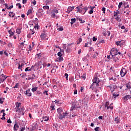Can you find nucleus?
<instances>
[{"label":"nucleus","instance_id":"f257e3e1","mask_svg":"<svg viewBox=\"0 0 131 131\" xmlns=\"http://www.w3.org/2000/svg\"><path fill=\"white\" fill-rule=\"evenodd\" d=\"M57 112L59 115L58 118L62 120L63 118H65L66 116L68 115V113L66 112V113L63 112V108L62 107H59L57 108Z\"/></svg>","mask_w":131,"mask_h":131},{"label":"nucleus","instance_id":"f03ea898","mask_svg":"<svg viewBox=\"0 0 131 131\" xmlns=\"http://www.w3.org/2000/svg\"><path fill=\"white\" fill-rule=\"evenodd\" d=\"M76 9H77V13H80L81 14H82L83 13V10H85V12L83 13V15L86 13V11L89 9V8L88 7H85L83 8H80V6H78L76 7Z\"/></svg>","mask_w":131,"mask_h":131},{"label":"nucleus","instance_id":"7ed1b4c3","mask_svg":"<svg viewBox=\"0 0 131 131\" xmlns=\"http://www.w3.org/2000/svg\"><path fill=\"white\" fill-rule=\"evenodd\" d=\"M110 54L111 56H112V55H113L114 56H115L116 55H118V49L116 48L112 49Z\"/></svg>","mask_w":131,"mask_h":131},{"label":"nucleus","instance_id":"20e7f679","mask_svg":"<svg viewBox=\"0 0 131 131\" xmlns=\"http://www.w3.org/2000/svg\"><path fill=\"white\" fill-rule=\"evenodd\" d=\"M113 59L114 62H117V61H119V59H120V56L118 54H116V55H112V57Z\"/></svg>","mask_w":131,"mask_h":131},{"label":"nucleus","instance_id":"39448f33","mask_svg":"<svg viewBox=\"0 0 131 131\" xmlns=\"http://www.w3.org/2000/svg\"><path fill=\"white\" fill-rule=\"evenodd\" d=\"M97 88H99V84L93 83L90 87V90L93 91V90H96Z\"/></svg>","mask_w":131,"mask_h":131},{"label":"nucleus","instance_id":"423d86ee","mask_svg":"<svg viewBox=\"0 0 131 131\" xmlns=\"http://www.w3.org/2000/svg\"><path fill=\"white\" fill-rule=\"evenodd\" d=\"M127 73V71L125 68H123L121 71H120V75L121 77H124V76H125V74Z\"/></svg>","mask_w":131,"mask_h":131},{"label":"nucleus","instance_id":"0eeeda50","mask_svg":"<svg viewBox=\"0 0 131 131\" xmlns=\"http://www.w3.org/2000/svg\"><path fill=\"white\" fill-rule=\"evenodd\" d=\"M36 78V76L34 74V73H33L32 76L28 75V80H33V79H35Z\"/></svg>","mask_w":131,"mask_h":131},{"label":"nucleus","instance_id":"6e6552de","mask_svg":"<svg viewBox=\"0 0 131 131\" xmlns=\"http://www.w3.org/2000/svg\"><path fill=\"white\" fill-rule=\"evenodd\" d=\"M92 81L93 83H96L97 84H99V83H100V79L98 77H95L92 80Z\"/></svg>","mask_w":131,"mask_h":131},{"label":"nucleus","instance_id":"1a4fd4ad","mask_svg":"<svg viewBox=\"0 0 131 131\" xmlns=\"http://www.w3.org/2000/svg\"><path fill=\"white\" fill-rule=\"evenodd\" d=\"M26 96L28 97H31L32 96V93L30 92V89L27 90L26 92H24Z\"/></svg>","mask_w":131,"mask_h":131},{"label":"nucleus","instance_id":"9d476101","mask_svg":"<svg viewBox=\"0 0 131 131\" xmlns=\"http://www.w3.org/2000/svg\"><path fill=\"white\" fill-rule=\"evenodd\" d=\"M1 78H0V80L2 82H4L8 78V77L6 76V75H4L3 74L1 75Z\"/></svg>","mask_w":131,"mask_h":131},{"label":"nucleus","instance_id":"9b49d317","mask_svg":"<svg viewBox=\"0 0 131 131\" xmlns=\"http://www.w3.org/2000/svg\"><path fill=\"white\" fill-rule=\"evenodd\" d=\"M71 45H73V43L68 45V47L66 50V52L67 53H69V52H70V50L71 49Z\"/></svg>","mask_w":131,"mask_h":131},{"label":"nucleus","instance_id":"f8f14e48","mask_svg":"<svg viewBox=\"0 0 131 131\" xmlns=\"http://www.w3.org/2000/svg\"><path fill=\"white\" fill-rule=\"evenodd\" d=\"M64 59L62 56H58L56 59V62H58L59 63L62 62Z\"/></svg>","mask_w":131,"mask_h":131},{"label":"nucleus","instance_id":"ddd939ff","mask_svg":"<svg viewBox=\"0 0 131 131\" xmlns=\"http://www.w3.org/2000/svg\"><path fill=\"white\" fill-rule=\"evenodd\" d=\"M76 107H77L76 104H75L74 102H73L72 104V106L70 109V111H73V110H74V109H75Z\"/></svg>","mask_w":131,"mask_h":131},{"label":"nucleus","instance_id":"4468645a","mask_svg":"<svg viewBox=\"0 0 131 131\" xmlns=\"http://www.w3.org/2000/svg\"><path fill=\"white\" fill-rule=\"evenodd\" d=\"M107 88H110L111 92L114 91V89H115V86L112 84H110L109 86H107Z\"/></svg>","mask_w":131,"mask_h":131},{"label":"nucleus","instance_id":"2eb2a0df","mask_svg":"<svg viewBox=\"0 0 131 131\" xmlns=\"http://www.w3.org/2000/svg\"><path fill=\"white\" fill-rule=\"evenodd\" d=\"M128 99H131V95H126L123 98V100H124L125 101H127Z\"/></svg>","mask_w":131,"mask_h":131},{"label":"nucleus","instance_id":"dca6fc26","mask_svg":"<svg viewBox=\"0 0 131 131\" xmlns=\"http://www.w3.org/2000/svg\"><path fill=\"white\" fill-rule=\"evenodd\" d=\"M14 130H18L19 129V124L15 123L14 125Z\"/></svg>","mask_w":131,"mask_h":131},{"label":"nucleus","instance_id":"f3484780","mask_svg":"<svg viewBox=\"0 0 131 131\" xmlns=\"http://www.w3.org/2000/svg\"><path fill=\"white\" fill-rule=\"evenodd\" d=\"M74 6L71 7V6H69L68 8V9H69V12H72L73 10H74Z\"/></svg>","mask_w":131,"mask_h":131},{"label":"nucleus","instance_id":"a211bd4d","mask_svg":"<svg viewBox=\"0 0 131 131\" xmlns=\"http://www.w3.org/2000/svg\"><path fill=\"white\" fill-rule=\"evenodd\" d=\"M9 16L10 17H12V18H13V17H15V13H14L13 12H10L9 13Z\"/></svg>","mask_w":131,"mask_h":131},{"label":"nucleus","instance_id":"6ab92c4d","mask_svg":"<svg viewBox=\"0 0 131 131\" xmlns=\"http://www.w3.org/2000/svg\"><path fill=\"white\" fill-rule=\"evenodd\" d=\"M46 36H47V35H46V33H41L40 37H41V39H43L46 37Z\"/></svg>","mask_w":131,"mask_h":131},{"label":"nucleus","instance_id":"aec40b11","mask_svg":"<svg viewBox=\"0 0 131 131\" xmlns=\"http://www.w3.org/2000/svg\"><path fill=\"white\" fill-rule=\"evenodd\" d=\"M122 41V40L116 41V45L117 46H121V45H122V43H121Z\"/></svg>","mask_w":131,"mask_h":131},{"label":"nucleus","instance_id":"412c9836","mask_svg":"<svg viewBox=\"0 0 131 131\" xmlns=\"http://www.w3.org/2000/svg\"><path fill=\"white\" fill-rule=\"evenodd\" d=\"M71 25H73V23H75V22L76 21V19H75V18H72L71 19Z\"/></svg>","mask_w":131,"mask_h":131},{"label":"nucleus","instance_id":"4be33fe9","mask_svg":"<svg viewBox=\"0 0 131 131\" xmlns=\"http://www.w3.org/2000/svg\"><path fill=\"white\" fill-rule=\"evenodd\" d=\"M21 103H19V102H17L15 104V106H16V107L17 108V109L19 108V107H20V106H21Z\"/></svg>","mask_w":131,"mask_h":131},{"label":"nucleus","instance_id":"5701e85b","mask_svg":"<svg viewBox=\"0 0 131 131\" xmlns=\"http://www.w3.org/2000/svg\"><path fill=\"white\" fill-rule=\"evenodd\" d=\"M9 34H10V36H13V35H14V33L12 31V30H10L8 31Z\"/></svg>","mask_w":131,"mask_h":131},{"label":"nucleus","instance_id":"b1692460","mask_svg":"<svg viewBox=\"0 0 131 131\" xmlns=\"http://www.w3.org/2000/svg\"><path fill=\"white\" fill-rule=\"evenodd\" d=\"M31 13H32V9H29L27 13V16H28V15H29V14H31Z\"/></svg>","mask_w":131,"mask_h":131},{"label":"nucleus","instance_id":"393cba45","mask_svg":"<svg viewBox=\"0 0 131 131\" xmlns=\"http://www.w3.org/2000/svg\"><path fill=\"white\" fill-rule=\"evenodd\" d=\"M42 118L43 119L44 121H48V120H49V118L47 116H43Z\"/></svg>","mask_w":131,"mask_h":131},{"label":"nucleus","instance_id":"a878e982","mask_svg":"<svg viewBox=\"0 0 131 131\" xmlns=\"http://www.w3.org/2000/svg\"><path fill=\"white\" fill-rule=\"evenodd\" d=\"M23 112V108H18L16 111V112Z\"/></svg>","mask_w":131,"mask_h":131},{"label":"nucleus","instance_id":"bb28decb","mask_svg":"<svg viewBox=\"0 0 131 131\" xmlns=\"http://www.w3.org/2000/svg\"><path fill=\"white\" fill-rule=\"evenodd\" d=\"M37 87H34L32 89V92H33V93H34L35 92H36V91H37Z\"/></svg>","mask_w":131,"mask_h":131},{"label":"nucleus","instance_id":"cd10ccee","mask_svg":"<svg viewBox=\"0 0 131 131\" xmlns=\"http://www.w3.org/2000/svg\"><path fill=\"white\" fill-rule=\"evenodd\" d=\"M119 14V11L118 10H117L116 12H114V16L115 17H116V16H118V14Z\"/></svg>","mask_w":131,"mask_h":131},{"label":"nucleus","instance_id":"c85d7f7f","mask_svg":"<svg viewBox=\"0 0 131 131\" xmlns=\"http://www.w3.org/2000/svg\"><path fill=\"white\" fill-rule=\"evenodd\" d=\"M117 21H118V22H121V19H120V17L119 16H117L115 18Z\"/></svg>","mask_w":131,"mask_h":131},{"label":"nucleus","instance_id":"c756f323","mask_svg":"<svg viewBox=\"0 0 131 131\" xmlns=\"http://www.w3.org/2000/svg\"><path fill=\"white\" fill-rule=\"evenodd\" d=\"M40 57H41V53H39L38 54H36L35 56V57L38 58V59H39V58H40Z\"/></svg>","mask_w":131,"mask_h":131},{"label":"nucleus","instance_id":"7c9ffc66","mask_svg":"<svg viewBox=\"0 0 131 131\" xmlns=\"http://www.w3.org/2000/svg\"><path fill=\"white\" fill-rule=\"evenodd\" d=\"M107 109H111V110H113V106H111V104H110L108 106H106Z\"/></svg>","mask_w":131,"mask_h":131},{"label":"nucleus","instance_id":"2f4dec72","mask_svg":"<svg viewBox=\"0 0 131 131\" xmlns=\"http://www.w3.org/2000/svg\"><path fill=\"white\" fill-rule=\"evenodd\" d=\"M43 10H49L50 9V7H49V6H43Z\"/></svg>","mask_w":131,"mask_h":131},{"label":"nucleus","instance_id":"473e14b6","mask_svg":"<svg viewBox=\"0 0 131 131\" xmlns=\"http://www.w3.org/2000/svg\"><path fill=\"white\" fill-rule=\"evenodd\" d=\"M16 33H17V34H20V33H21V29H16Z\"/></svg>","mask_w":131,"mask_h":131},{"label":"nucleus","instance_id":"72a5a7b5","mask_svg":"<svg viewBox=\"0 0 131 131\" xmlns=\"http://www.w3.org/2000/svg\"><path fill=\"white\" fill-rule=\"evenodd\" d=\"M115 121H116V123H119V119H118V117L115 118Z\"/></svg>","mask_w":131,"mask_h":131},{"label":"nucleus","instance_id":"f704fd0d","mask_svg":"<svg viewBox=\"0 0 131 131\" xmlns=\"http://www.w3.org/2000/svg\"><path fill=\"white\" fill-rule=\"evenodd\" d=\"M25 71H26V72L31 71V69H30V68H29V67L26 68L25 70Z\"/></svg>","mask_w":131,"mask_h":131},{"label":"nucleus","instance_id":"c9c22d12","mask_svg":"<svg viewBox=\"0 0 131 131\" xmlns=\"http://www.w3.org/2000/svg\"><path fill=\"white\" fill-rule=\"evenodd\" d=\"M30 35H33V34H34V33H35V32L33 31L32 30L30 29Z\"/></svg>","mask_w":131,"mask_h":131},{"label":"nucleus","instance_id":"e433bc0d","mask_svg":"<svg viewBox=\"0 0 131 131\" xmlns=\"http://www.w3.org/2000/svg\"><path fill=\"white\" fill-rule=\"evenodd\" d=\"M52 12L55 13V14H58V13H59V11H58L57 9H53Z\"/></svg>","mask_w":131,"mask_h":131},{"label":"nucleus","instance_id":"4c0bfd02","mask_svg":"<svg viewBox=\"0 0 131 131\" xmlns=\"http://www.w3.org/2000/svg\"><path fill=\"white\" fill-rule=\"evenodd\" d=\"M126 86L127 89H131L130 84H129L128 83L126 84Z\"/></svg>","mask_w":131,"mask_h":131},{"label":"nucleus","instance_id":"58836bf2","mask_svg":"<svg viewBox=\"0 0 131 131\" xmlns=\"http://www.w3.org/2000/svg\"><path fill=\"white\" fill-rule=\"evenodd\" d=\"M51 16L52 18H55V16H56V14H55V13L52 12Z\"/></svg>","mask_w":131,"mask_h":131},{"label":"nucleus","instance_id":"ea45409f","mask_svg":"<svg viewBox=\"0 0 131 131\" xmlns=\"http://www.w3.org/2000/svg\"><path fill=\"white\" fill-rule=\"evenodd\" d=\"M57 56H58V57H62V56H63V55L62 54V52H59L57 53Z\"/></svg>","mask_w":131,"mask_h":131},{"label":"nucleus","instance_id":"a19ab883","mask_svg":"<svg viewBox=\"0 0 131 131\" xmlns=\"http://www.w3.org/2000/svg\"><path fill=\"white\" fill-rule=\"evenodd\" d=\"M16 6L18 7L19 9H21L22 8V6L20 3L16 4Z\"/></svg>","mask_w":131,"mask_h":131},{"label":"nucleus","instance_id":"79ce46f5","mask_svg":"<svg viewBox=\"0 0 131 131\" xmlns=\"http://www.w3.org/2000/svg\"><path fill=\"white\" fill-rule=\"evenodd\" d=\"M122 2H120L119 3V5H118V9H120L121 8V5H122Z\"/></svg>","mask_w":131,"mask_h":131},{"label":"nucleus","instance_id":"37998d69","mask_svg":"<svg viewBox=\"0 0 131 131\" xmlns=\"http://www.w3.org/2000/svg\"><path fill=\"white\" fill-rule=\"evenodd\" d=\"M31 4H33V5L34 6H35V5H36V1L33 0V1L32 2Z\"/></svg>","mask_w":131,"mask_h":131},{"label":"nucleus","instance_id":"c03bdc74","mask_svg":"<svg viewBox=\"0 0 131 131\" xmlns=\"http://www.w3.org/2000/svg\"><path fill=\"white\" fill-rule=\"evenodd\" d=\"M57 30H59V31H63L64 29L62 27H60L59 28L57 29Z\"/></svg>","mask_w":131,"mask_h":131},{"label":"nucleus","instance_id":"a18cd8bd","mask_svg":"<svg viewBox=\"0 0 131 131\" xmlns=\"http://www.w3.org/2000/svg\"><path fill=\"white\" fill-rule=\"evenodd\" d=\"M52 2H53V0H47V1H46V3L47 4H51V3H52Z\"/></svg>","mask_w":131,"mask_h":131},{"label":"nucleus","instance_id":"49530a36","mask_svg":"<svg viewBox=\"0 0 131 131\" xmlns=\"http://www.w3.org/2000/svg\"><path fill=\"white\" fill-rule=\"evenodd\" d=\"M64 76H66V78L67 80H68V76H69L68 74L66 73V74H64Z\"/></svg>","mask_w":131,"mask_h":131},{"label":"nucleus","instance_id":"de8ad7c7","mask_svg":"<svg viewBox=\"0 0 131 131\" xmlns=\"http://www.w3.org/2000/svg\"><path fill=\"white\" fill-rule=\"evenodd\" d=\"M46 94V96H49V93H48V91H45L43 92V95Z\"/></svg>","mask_w":131,"mask_h":131},{"label":"nucleus","instance_id":"09e8293b","mask_svg":"<svg viewBox=\"0 0 131 131\" xmlns=\"http://www.w3.org/2000/svg\"><path fill=\"white\" fill-rule=\"evenodd\" d=\"M62 47H63V49L64 50H67V47H66V45H65V44L63 45Z\"/></svg>","mask_w":131,"mask_h":131},{"label":"nucleus","instance_id":"8fccbe9b","mask_svg":"<svg viewBox=\"0 0 131 131\" xmlns=\"http://www.w3.org/2000/svg\"><path fill=\"white\" fill-rule=\"evenodd\" d=\"M18 86H19V83H16L15 84V85L14 86V89H17V88H18Z\"/></svg>","mask_w":131,"mask_h":131},{"label":"nucleus","instance_id":"3c124183","mask_svg":"<svg viewBox=\"0 0 131 131\" xmlns=\"http://www.w3.org/2000/svg\"><path fill=\"white\" fill-rule=\"evenodd\" d=\"M108 105H109V101H107L105 103V107L106 108Z\"/></svg>","mask_w":131,"mask_h":131},{"label":"nucleus","instance_id":"603ef678","mask_svg":"<svg viewBox=\"0 0 131 131\" xmlns=\"http://www.w3.org/2000/svg\"><path fill=\"white\" fill-rule=\"evenodd\" d=\"M113 97H114V98H116V97H118L119 96V95H116V94H115V93H114L113 94Z\"/></svg>","mask_w":131,"mask_h":131},{"label":"nucleus","instance_id":"864d4df0","mask_svg":"<svg viewBox=\"0 0 131 131\" xmlns=\"http://www.w3.org/2000/svg\"><path fill=\"white\" fill-rule=\"evenodd\" d=\"M98 56V53H95L93 55V58H96Z\"/></svg>","mask_w":131,"mask_h":131},{"label":"nucleus","instance_id":"5fc2aeb1","mask_svg":"<svg viewBox=\"0 0 131 131\" xmlns=\"http://www.w3.org/2000/svg\"><path fill=\"white\" fill-rule=\"evenodd\" d=\"M20 131H25V127H22L21 128H20Z\"/></svg>","mask_w":131,"mask_h":131},{"label":"nucleus","instance_id":"6e6d98bb","mask_svg":"<svg viewBox=\"0 0 131 131\" xmlns=\"http://www.w3.org/2000/svg\"><path fill=\"white\" fill-rule=\"evenodd\" d=\"M29 51H32V47H31V45L29 46Z\"/></svg>","mask_w":131,"mask_h":131},{"label":"nucleus","instance_id":"4d7b16f0","mask_svg":"<svg viewBox=\"0 0 131 131\" xmlns=\"http://www.w3.org/2000/svg\"><path fill=\"white\" fill-rule=\"evenodd\" d=\"M93 41H97V38L96 37L94 36L93 38Z\"/></svg>","mask_w":131,"mask_h":131},{"label":"nucleus","instance_id":"13d9d810","mask_svg":"<svg viewBox=\"0 0 131 131\" xmlns=\"http://www.w3.org/2000/svg\"><path fill=\"white\" fill-rule=\"evenodd\" d=\"M93 13H94V10L92 9L89 12V14H93Z\"/></svg>","mask_w":131,"mask_h":131},{"label":"nucleus","instance_id":"bf43d9fd","mask_svg":"<svg viewBox=\"0 0 131 131\" xmlns=\"http://www.w3.org/2000/svg\"><path fill=\"white\" fill-rule=\"evenodd\" d=\"M99 128H100V127H96V128H95L94 130H95V131H99Z\"/></svg>","mask_w":131,"mask_h":131},{"label":"nucleus","instance_id":"052dcab7","mask_svg":"<svg viewBox=\"0 0 131 131\" xmlns=\"http://www.w3.org/2000/svg\"><path fill=\"white\" fill-rule=\"evenodd\" d=\"M106 10V8L105 7H103L102 8V11L103 12V13H105V11Z\"/></svg>","mask_w":131,"mask_h":131},{"label":"nucleus","instance_id":"680f3d73","mask_svg":"<svg viewBox=\"0 0 131 131\" xmlns=\"http://www.w3.org/2000/svg\"><path fill=\"white\" fill-rule=\"evenodd\" d=\"M20 76H21V77H22L23 78H24V77H25V75L20 74Z\"/></svg>","mask_w":131,"mask_h":131},{"label":"nucleus","instance_id":"e2e57ef3","mask_svg":"<svg viewBox=\"0 0 131 131\" xmlns=\"http://www.w3.org/2000/svg\"><path fill=\"white\" fill-rule=\"evenodd\" d=\"M8 123H12V121H11V119H9L7 120Z\"/></svg>","mask_w":131,"mask_h":131},{"label":"nucleus","instance_id":"0e129e2a","mask_svg":"<svg viewBox=\"0 0 131 131\" xmlns=\"http://www.w3.org/2000/svg\"><path fill=\"white\" fill-rule=\"evenodd\" d=\"M27 3V0H23V4H25Z\"/></svg>","mask_w":131,"mask_h":131},{"label":"nucleus","instance_id":"69168bd1","mask_svg":"<svg viewBox=\"0 0 131 131\" xmlns=\"http://www.w3.org/2000/svg\"><path fill=\"white\" fill-rule=\"evenodd\" d=\"M18 69H22V67H21V64H18Z\"/></svg>","mask_w":131,"mask_h":131},{"label":"nucleus","instance_id":"338daca9","mask_svg":"<svg viewBox=\"0 0 131 131\" xmlns=\"http://www.w3.org/2000/svg\"><path fill=\"white\" fill-rule=\"evenodd\" d=\"M8 47H9L10 48L12 47V43H9L8 44Z\"/></svg>","mask_w":131,"mask_h":131},{"label":"nucleus","instance_id":"774afa93","mask_svg":"<svg viewBox=\"0 0 131 131\" xmlns=\"http://www.w3.org/2000/svg\"><path fill=\"white\" fill-rule=\"evenodd\" d=\"M82 78H83V79H85V75H83L82 76H81Z\"/></svg>","mask_w":131,"mask_h":131}]
</instances>
